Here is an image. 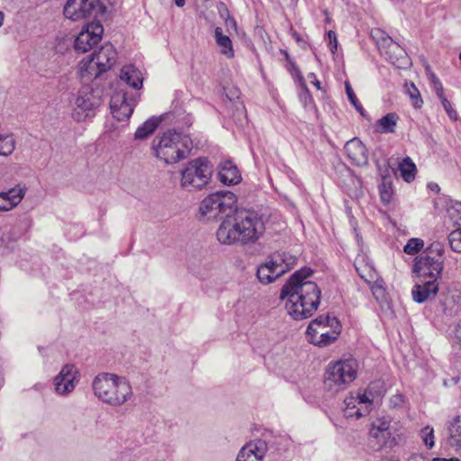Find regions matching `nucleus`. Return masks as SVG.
Wrapping results in <instances>:
<instances>
[{"label": "nucleus", "instance_id": "22", "mask_svg": "<svg viewBox=\"0 0 461 461\" xmlns=\"http://www.w3.org/2000/svg\"><path fill=\"white\" fill-rule=\"evenodd\" d=\"M155 140H158V144L165 145L178 143L188 144L193 142L188 134H185L183 131H178L176 129L167 130L161 135L157 136Z\"/></svg>", "mask_w": 461, "mask_h": 461}, {"label": "nucleus", "instance_id": "45", "mask_svg": "<svg viewBox=\"0 0 461 461\" xmlns=\"http://www.w3.org/2000/svg\"><path fill=\"white\" fill-rule=\"evenodd\" d=\"M434 91L436 92L437 96L440 99L441 97H444V89L441 82L438 83L437 85L433 86Z\"/></svg>", "mask_w": 461, "mask_h": 461}, {"label": "nucleus", "instance_id": "50", "mask_svg": "<svg viewBox=\"0 0 461 461\" xmlns=\"http://www.w3.org/2000/svg\"><path fill=\"white\" fill-rule=\"evenodd\" d=\"M456 338L459 341L460 348H461V322L458 324L456 328Z\"/></svg>", "mask_w": 461, "mask_h": 461}, {"label": "nucleus", "instance_id": "24", "mask_svg": "<svg viewBox=\"0 0 461 461\" xmlns=\"http://www.w3.org/2000/svg\"><path fill=\"white\" fill-rule=\"evenodd\" d=\"M79 73L82 79L89 80L98 78L104 71L101 70V67L97 65L94 57L90 55L86 59H83L80 62Z\"/></svg>", "mask_w": 461, "mask_h": 461}, {"label": "nucleus", "instance_id": "25", "mask_svg": "<svg viewBox=\"0 0 461 461\" xmlns=\"http://www.w3.org/2000/svg\"><path fill=\"white\" fill-rule=\"evenodd\" d=\"M120 78L132 88L138 89L142 86L140 72L133 66H125L122 68Z\"/></svg>", "mask_w": 461, "mask_h": 461}, {"label": "nucleus", "instance_id": "49", "mask_svg": "<svg viewBox=\"0 0 461 461\" xmlns=\"http://www.w3.org/2000/svg\"><path fill=\"white\" fill-rule=\"evenodd\" d=\"M431 461H461V460L456 457H452V458L435 457Z\"/></svg>", "mask_w": 461, "mask_h": 461}, {"label": "nucleus", "instance_id": "20", "mask_svg": "<svg viewBox=\"0 0 461 461\" xmlns=\"http://www.w3.org/2000/svg\"><path fill=\"white\" fill-rule=\"evenodd\" d=\"M219 180L227 185H237L241 181V175L231 160L221 161L219 165Z\"/></svg>", "mask_w": 461, "mask_h": 461}, {"label": "nucleus", "instance_id": "17", "mask_svg": "<svg viewBox=\"0 0 461 461\" xmlns=\"http://www.w3.org/2000/svg\"><path fill=\"white\" fill-rule=\"evenodd\" d=\"M332 322H335V326L331 328V330H323L312 332V334H307L308 341L315 346L323 348L333 343L341 331V326L338 319H333Z\"/></svg>", "mask_w": 461, "mask_h": 461}, {"label": "nucleus", "instance_id": "56", "mask_svg": "<svg viewBox=\"0 0 461 461\" xmlns=\"http://www.w3.org/2000/svg\"><path fill=\"white\" fill-rule=\"evenodd\" d=\"M334 46H335V41H334V40H332V44H331V51H332V52H334V50H336L334 49Z\"/></svg>", "mask_w": 461, "mask_h": 461}, {"label": "nucleus", "instance_id": "13", "mask_svg": "<svg viewBox=\"0 0 461 461\" xmlns=\"http://www.w3.org/2000/svg\"><path fill=\"white\" fill-rule=\"evenodd\" d=\"M134 107L133 99H128L124 91L115 92L110 100L111 113L117 121H124L131 117Z\"/></svg>", "mask_w": 461, "mask_h": 461}, {"label": "nucleus", "instance_id": "18", "mask_svg": "<svg viewBox=\"0 0 461 461\" xmlns=\"http://www.w3.org/2000/svg\"><path fill=\"white\" fill-rule=\"evenodd\" d=\"M438 292V282L428 281L425 279H420L411 290L412 298L418 303H422L427 300L435 297Z\"/></svg>", "mask_w": 461, "mask_h": 461}, {"label": "nucleus", "instance_id": "55", "mask_svg": "<svg viewBox=\"0 0 461 461\" xmlns=\"http://www.w3.org/2000/svg\"><path fill=\"white\" fill-rule=\"evenodd\" d=\"M381 461H399V460L398 459L390 458V457H385V458L381 459Z\"/></svg>", "mask_w": 461, "mask_h": 461}, {"label": "nucleus", "instance_id": "6", "mask_svg": "<svg viewBox=\"0 0 461 461\" xmlns=\"http://www.w3.org/2000/svg\"><path fill=\"white\" fill-rule=\"evenodd\" d=\"M296 262L297 258L294 255L276 253L258 267V279L261 284H270L293 268Z\"/></svg>", "mask_w": 461, "mask_h": 461}, {"label": "nucleus", "instance_id": "37", "mask_svg": "<svg viewBox=\"0 0 461 461\" xmlns=\"http://www.w3.org/2000/svg\"><path fill=\"white\" fill-rule=\"evenodd\" d=\"M424 246V241L418 238H412L408 240L403 248V251L408 255H415Z\"/></svg>", "mask_w": 461, "mask_h": 461}, {"label": "nucleus", "instance_id": "1", "mask_svg": "<svg viewBox=\"0 0 461 461\" xmlns=\"http://www.w3.org/2000/svg\"><path fill=\"white\" fill-rule=\"evenodd\" d=\"M237 196L230 191H219L207 195L200 203L201 214L208 220L225 215L217 230L216 236L221 244L253 243L264 233L262 218L249 210L235 211Z\"/></svg>", "mask_w": 461, "mask_h": 461}, {"label": "nucleus", "instance_id": "48", "mask_svg": "<svg viewBox=\"0 0 461 461\" xmlns=\"http://www.w3.org/2000/svg\"><path fill=\"white\" fill-rule=\"evenodd\" d=\"M328 36H329V39H330V44H332V40L335 41V46H334V49L337 50V45H338V41H337V38H336V34L334 32L332 31H330L328 32Z\"/></svg>", "mask_w": 461, "mask_h": 461}, {"label": "nucleus", "instance_id": "34", "mask_svg": "<svg viewBox=\"0 0 461 461\" xmlns=\"http://www.w3.org/2000/svg\"><path fill=\"white\" fill-rule=\"evenodd\" d=\"M449 430V441L452 446H461V424L459 417L454 419Z\"/></svg>", "mask_w": 461, "mask_h": 461}, {"label": "nucleus", "instance_id": "39", "mask_svg": "<svg viewBox=\"0 0 461 461\" xmlns=\"http://www.w3.org/2000/svg\"><path fill=\"white\" fill-rule=\"evenodd\" d=\"M233 105L235 106V113H233V114H232L233 120L237 123L242 125L243 122L247 121L245 106L240 101L234 102Z\"/></svg>", "mask_w": 461, "mask_h": 461}, {"label": "nucleus", "instance_id": "43", "mask_svg": "<svg viewBox=\"0 0 461 461\" xmlns=\"http://www.w3.org/2000/svg\"><path fill=\"white\" fill-rule=\"evenodd\" d=\"M288 69L290 70V72L292 74L297 75L299 77L300 80L303 81V77L301 75L300 69L294 62H292V61L289 62Z\"/></svg>", "mask_w": 461, "mask_h": 461}, {"label": "nucleus", "instance_id": "36", "mask_svg": "<svg viewBox=\"0 0 461 461\" xmlns=\"http://www.w3.org/2000/svg\"><path fill=\"white\" fill-rule=\"evenodd\" d=\"M450 249L456 253H461V229L451 231L448 235Z\"/></svg>", "mask_w": 461, "mask_h": 461}, {"label": "nucleus", "instance_id": "47", "mask_svg": "<svg viewBox=\"0 0 461 461\" xmlns=\"http://www.w3.org/2000/svg\"><path fill=\"white\" fill-rule=\"evenodd\" d=\"M226 25L229 26V27H231L233 29H237V23H236V21L233 17H228L226 19Z\"/></svg>", "mask_w": 461, "mask_h": 461}, {"label": "nucleus", "instance_id": "28", "mask_svg": "<svg viewBox=\"0 0 461 461\" xmlns=\"http://www.w3.org/2000/svg\"><path fill=\"white\" fill-rule=\"evenodd\" d=\"M344 405L343 413L346 418L359 419L365 415L361 407H359V401L353 394H349L345 398Z\"/></svg>", "mask_w": 461, "mask_h": 461}, {"label": "nucleus", "instance_id": "14", "mask_svg": "<svg viewBox=\"0 0 461 461\" xmlns=\"http://www.w3.org/2000/svg\"><path fill=\"white\" fill-rule=\"evenodd\" d=\"M175 124L177 122L175 113L168 112L159 116H152L143 122L135 131V140H144L154 133L161 123Z\"/></svg>", "mask_w": 461, "mask_h": 461}, {"label": "nucleus", "instance_id": "61", "mask_svg": "<svg viewBox=\"0 0 461 461\" xmlns=\"http://www.w3.org/2000/svg\"><path fill=\"white\" fill-rule=\"evenodd\" d=\"M459 59L461 60V52L459 53Z\"/></svg>", "mask_w": 461, "mask_h": 461}, {"label": "nucleus", "instance_id": "59", "mask_svg": "<svg viewBox=\"0 0 461 461\" xmlns=\"http://www.w3.org/2000/svg\"><path fill=\"white\" fill-rule=\"evenodd\" d=\"M6 154H7V152L2 151V156H5Z\"/></svg>", "mask_w": 461, "mask_h": 461}, {"label": "nucleus", "instance_id": "51", "mask_svg": "<svg viewBox=\"0 0 461 461\" xmlns=\"http://www.w3.org/2000/svg\"><path fill=\"white\" fill-rule=\"evenodd\" d=\"M1 141H2V142H4V141H5V144H14V140L12 138H10V139H9V137H5V138H4V137L2 136Z\"/></svg>", "mask_w": 461, "mask_h": 461}, {"label": "nucleus", "instance_id": "30", "mask_svg": "<svg viewBox=\"0 0 461 461\" xmlns=\"http://www.w3.org/2000/svg\"><path fill=\"white\" fill-rule=\"evenodd\" d=\"M389 53H382L390 63L394 65L395 67L402 68H405L409 65V59L407 57L406 52L402 49L399 45V50H393V49H388Z\"/></svg>", "mask_w": 461, "mask_h": 461}, {"label": "nucleus", "instance_id": "32", "mask_svg": "<svg viewBox=\"0 0 461 461\" xmlns=\"http://www.w3.org/2000/svg\"><path fill=\"white\" fill-rule=\"evenodd\" d=\"M333 319L337 318L330 317L329 314L318 316L308 325L306 334H312V332H317L328 327L333 328L335 326V322H332Z\"/></svg>", "mask_w": 461, "mask_h": 461}, {"label": "nucleus", "instance_id": "54", "mask_svg": "<svg viewBox=\"0 0 461 461\" xmlns=\"http://www.w3.org/2000/svg\"><path fill=\"white\" fill-rule=\"evenodd\" d=\"M312 84L318 88V89H321V82L317 79H314V81H312Z\"/></svg>", "mask_w": 461, "mask_h": 461}, {"label": "nucleus", "instance_id": "10", "mask_svg": "<svg viewBox=\"0 0 461 461\" xmlns=\"http://www.w3.org/2000/svg\"><path fill=\"white\" fill-rule=\"evenodd\" d=\"M369 443L375 450L393 448L397 444L391 420L382 417L374 420L369 429Z\"/></svg>", "mask_w": 461, "mask_h": 461}, {"label": "nucleus", "instance_id": "27", "mask_svg": "<svg viewBox=\"0 0 461 461\" xmlns=\"http://www.w3.org/2000/svg\"><path fill=\"white\" fill-rule=\"evenodd\" d=\"M398 120L399 116L395 113H389L375 122V130L381 133H393Z\"/></svg>", "mask_w": 461, "mask_h": 461}, {"label": "nucleus", "instance_id": "53", "mask_svg": "<svg viewBox=\"0 0 461 461\" xmlns=\"http://www.w3.org/2000/svg\"><path fill=\"white\" fill-rule=\"evenodd\" d=\"M354 106H355V108H356L359 113H361V114H363V111H364V109H363L362 105L359 104V102H358V101H357V105H354Z\"/></svg>", "mask_w": 461, "mask_h": 461}, {"label": "nucleus", "instance_id": "41", "mask_svg": "<svg viewBox=\"0 0 461 461\" xmlns=\"http://www.w3.org/2000/svg\"><path fill=\"white\" fill-rule=\"evenodd\" d=\"M345 86H346V93H347L348 100L350 101V103L353 105H357L358 100H357L353 89L351 88L349 83L347 82L345 84Z\"/></svg>", "mask_w": 461, "mask_h": 461}, {"label": "nucleus", "instance_id": "38", "mask_svg": "<svg viewBox=\"0 0 461 461\" xmlns=\"http://www.w3.org/2000/svg\"><path fill=\"white\" fill-rule=\"evenodd\" d=\"M420 435L422 438V441L424 443V445L428 447V448H432L435 445V442H434V429L432 427L430 426H426L424 427L423 429H421L420 432Z\"/></svg>", "mask_w": 461, "mask_h": 461}, {"label": "nucleus", "instance_id": "29", "mask_svg": "<svg viewBox=\"0 0 461 461\" xmlns=\"http://www.w3.org/2000/svg\"><path fill=\"white\" fill-rule=\"evenodd\" d=\"M214 37L216 43L221 48V52L227 58L230 59L234 57V50L232 48V42L229 36L223 35L222 30L220 27H216L214 31Z\"/></svg>", "mask_w": 461, "mask_h": 461}, {"label": "nucleus", "instance_id": "12", "mask_svg": "<svg viewBox=\"0 0 461 461\" xmlns=\"http://www.w3.org/2000/svg\"><path fill=\"white\" fill-rule=\"evenodd\" d=\"M104 32L103 25L100 22H92L87 23L86 30H83L75 40V50L85 53L96 45Z\"/></svg>", "mask_w": 461, "mask_h": 461}, {"label": "nucleus", "instance_id": "7", "mask_svg": "<svg viewBox=\"0 0 461 461\" xmlns=\"http://www.w3.org/2000/svg\"><path fill=\"white\" fill-rule=\"evenodd\" d=\"M104 91L93 85L83 86L77 93L75 101V108L72 113L73 118L77 122L85 121L93 117L95 110L102 103Z\"/></svg>", "mask_w": 461, "mask_h": 461}, {"label": "nucleus", "instance_id": "58", "mask_svg": "<svg viewBox=\"0 0 461 461\" xmlns=\"http://www.w3.org/2000/svg\"><path fill=\"white\" fill-rule=\"evenodd\" d=\"M309 77L313 78V79H316V77H315V75H314L313 73L310 74V75H309Z\"/></svg>", "mask_w": 461, "mask_h": 461}, {"label": "nucleus", "instance_id": "52", "mask_svg": "<svg viewBox=\"0 0 461 461\" xmlns=\"http://www.w3.org/2000/svg\"><path fill=\"white\" fill-rule=\"evenodd\" d=\"M175 3L178 7H182L185 5V0H175Z\"/></svg>", "mask_w": 461, "mask_h": 461}, {"label": "nucleus", "instance_id": "40", "mask_svg": "<svg viewBox=\"0 0 461 461\" xmlns=\"http://www.w3.org/2000/svg\"><path fill=\"white\" fill-rule=\"evenodd\" d=\"M440 102L445 109V111L447 112V113L448 114V116L453 119V120H456V112L452 108L451 106V104L450 102L447 99L446 96L444 97H441L440 99Z\"/></svg>", "mask_w": 461, "mask_h": 461}, {"label": "nucleus", "instance_id": "35", "mask_svg": "<svg viewBox=\"0 0 461 461\" xmlns=\"http://www.w3.org/2000/svg\"><path fill=\"white\" fill-rule=\"evenodd\" d=\"M405 92L412 101V105L414 108H420L423 100L420 96L419 89L416 87V86L413 83H406L405 84Z\"/></svg>", "mask_w": 461, "mask_h": 461}, {"label": "nucleus", "instance_id": "8", "mask_svg": "<svg viewBox=\"0 0 461 461\" xmlns=\"http://www.w3.org/2000/svg\"><path fill=\"white\" fill-rule=\"evenodd\" d=\"M443 250L430 249L429 253H422L415 258L413 272L420 279L438 282L443 269Z\"/></svg>", "mask_w": 461, "mask_h": 461}, {"label": "nucleus", "instance_id": "33", "mask_svg": "<svg viewBox=\"0 0 461 461\" xmlns=\"http://www.w3.org/2000/svg\"><path fill=\"white\" fill-rule=\"evenodd\" d=\"M386 175L382 176V182L379 185L380 198L384 204H388L393 194V184L388 170Z\"/></svg>", "mask_w": 461, "mask_h": 461}, {"label": "nucleus", "instance_id": "60", "mask_svg": "<svg viewBox=\"0 0 461 461\" xmlns=\"http://www.w3.org/2000/svg\"><path fill=\"white\" fill-rule=\"evenodd\" d=\"M305 93H307V94L309 93L308 88L306 86H305Z\"/></svg>", "mask_w": 461, "mask_h": 461}, {"label": "nucleus", "instance_id": "19", "mask_svg": "<svg viewBox=\"0 0 461 461\" xmlns=\"http://www.w3.org/2000/svg\"><path fill=\"white\" fill-rule=\"evenodd\" d=\"M96 60L101 70L108 71L116 62L117 52L111 43L103 45L98 50L91 54Z\"/></svg>", "mask_w": 461, "mask_h": 461}, {"label": "nucleus", "instance_id": "2", "mask_svg": "<svg viewBox=\"0 0 461 461\" xmlns=\"http://www.w3.org/2000/svg\"><path fill=\"white\" fill-rule=\"evenodd\" d=\"M312 271L303 267L294 272L281 290L280 299L286 300L285 308L294 320L311 317L318 309L321 289L317 284L306 280Z\"/></svg>", "mask_w": 461, "mask_h": 461}, {"label": "nucleus", "instance_id": "5", "mask_svg": "<svg viewBox=\"0 0 461 461\" xmlns=\"http://www.w3.org/2000/svg\"><path fill=\"white\" fill-rule=\"evenodd\" d=\"M212 172L207 158L194 159L181 171V186L187 191L201 190L209 184Z\"/></svg>", "mask_w": 461, "mask_h": 461}, {"label": "nucleus", "instance_id": "3", "mask_svg": "<svg viewBox=\"0 0 461 461\" xmlns=\"http://www.w3.org/2000/svg\"><path fill=\"white\" fill-rule=\"evenodd\" d=\"M95 395L103 402L113 407H120L130 401L133 392L130 382L124 377L103 372L93 380Z\"/></svg>", "mask_w": 461, "mask_h": 461}, {"label": "nucleus", "instance_id": "26", "mask_svg": "<svg viewBox=\"0 0 461 461\" xmlns=\"http://www.w3.org/2000/svg\"><path fill=\"white\" fill-rule=\"evenodd\" d=\"M348 157L358 167H363L368 163V149L366 146H345Z\"/></svg>", "mask_w": 461, "mask_h": 461}, {"label": "nucleus", "instance_id": "11", "mask_svg": "<svg viewBox=\"0 0 461 461\" xmlns=\"http://www.w3.org/2000/svg\"><path fill=\"white\" fill-rule=\"evenodd\" d=\"M80 375L77 366L73 364H66L54 377L55 392L59 395H68L75 390Z\"/></svg>", "mask_w": 461, "mask_h": 461}, {"label": "nucleus", "instance_id": "15", "mask_svg": "<svg viewBox=\"0 0 461 461\" xmlns=\"http://www.w3.org/2000/svg\"><path fill=\"white\" fill-rule=\"evenodd\" d=\"M268 450V444L262 438L246 443L239 451L236 461H263Z\"/></svg>", "mask_w": 461, "mask_h": 461}, {"label": "nucleus", "instance_id": "42", "mask_svg": "<svg viewBox=\"0 0 461 461\" xmlns=\"http://www.w3.org/2000/svg\"><path fill=\"white\" fill-rule=\"evenodd\" d=\"M356 397L359 401L360 405L364 403L371 404L373 402V398L368 394L367 390L363 394H358Z\"/></svg>", "mask_w": 461, "mask_h": 461}, {"label": "nucleus", "instance_id": "21", "mask_svg": "<svg viewBox=\"0 0 461 461\" xmlns=\"http://www.w3.org/2000/svg\"><path fill=\"white\" fill-rule=\"evenodd\" d=\"M26 187L17 185L6 192L2 191V212H7L17 206L24 197Z\"/></svg>", "mask_w": 461, "mask_h": 461}, {"label": "nucleus", "instance_id": "31", "mask_svg": "<svg viewBox=\"0 0 461 461\" xmlns=\"http://www.w3.org/2000/svg\"><path fill=\"white\" fill-rule=\"evenodd\" d=\"M398 170L404 181L411 183L414 180L417 169L411 158H402L398 164Z\"/></svg>", "mask_w": 461, "mask_h": 461}, {"label": "nucleus", "instance_id": "16", "mask_svg": "<svg viewBox=\"0 0 461 461\" xmlns=\"http://www.w3.org/2000/svg\"><path fill=\"white\" fill-rule=\"evenodd\" d=\"M188 146H152V154L158 159L163 160L166 164H176L183 159H185L190 150Z\"/></svg>", "mask_w": 461, "mask_h": 461}, {"label": "nucleus", "instance_id": "46", "mask_svg": "<svg viewBox=\"0 0 461 461\" xmlns=\"http://www.w3.org/2000/svg\"><path fill=\"white\" fill-rule=\"evenodd\" d=\"M408 461H427V460L422 455L414 454L409 457Z\"/></svg>", "mask_w": 461, "mask_h": 461}, {"label": "nucleus", "instance_id": "57", "mask_svg": "<svg viewBox=\"0 0 461 461\" xmlns=\"http://www.w3.org/2000/svg\"><path fill=\"white\" fill-rule=\"evenodd\" d=\"M356 140H357V139H356V138H354V139H352V140H348V141L346 142V144H349L350 142H354V141H356Z\"/></svg>", "mask_w": 461, "mask_h": 461}, {"label": "nucleus", "instance_id": "44", "mask_svg": "<svg viewBox=\"0 0 461 461\" xmlns=\"http://www.w3.org/2000/svg\"><path fill=\"white\" fill-rule=\"evenodd\" d=\"M427 76L430 81V83L434 86L439 83V79L437 77V76L431 71L429 67H427Z\"/></svg>", "mask_w": 461, "mask_h": 461}, {"label": "nucleus", "instance_id": "23", "mask_svg": "<svg viewBox=\"0 0 461 461\" xmlns=\"http://www.w3.org/2000/svg\"><path fill=\"white\" fill-rule=\"evenodd\" d=\"M371 37L375 41L380 53H389L388 49L399 50V44L395 42L384 31L378 28L371 30Z\"/></svg>", "mask_w": 461, "mask_h": 461}, {"label": "nucleus", "instance_id": "9", "mask_svg": "<svg viewBox=\"0 0 461 461\" xmlns=\"http://www.w3.org/2000/svg\"><path fill=\"white\" fill-rule=\"evenodd\" d=\"M64 15L73 21L95 18L104 15L105 7L100 0H68L64 6Z\"/></svg>", "mask_w": 461, "mask_h": 461}, {"label": "nucleus", "instance_id": "4", "mask_svg": "<svg viewBox=\"0 0 461 461\" xmlns=\"http://www.w3.org/2000/svg\"><path fill=\"white\" fill-rule=\"evenodd\" d=\"M357 361L354 358L330 362L325 373L324 384L330 391L345 390L357 377Z\"/></svg>", "mask_w": 461, "mask_h": 461}]
</instances>
